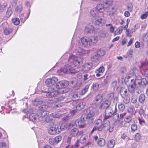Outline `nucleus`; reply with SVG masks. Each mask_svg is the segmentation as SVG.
<instances>
[{
	"label": "nucleus",
	"instance_id": "16",
	"mask_svg": "<svg viewBox=\"0 0 148 148\" xmlns=\"http://www.w3.org/2000/svg\"><path fill=\"white\" fill-rule=\"evenodd\" d=\"M38 115L36 114L32 113L29 116V120L34 122H36L38 119Z\"/></svg>",
	"mask_w": 148,
	"mask_h": 148
},
{
	"label": "nucleus",
	"instance_id": "19",
	"mask_svg": "<svg viewBox=\"0 0 148 148\" xmlns=\"http://www.w3.org/2000/svg\"><path fill=\"white\" fill-rule=\"evenodd\" d=\"M112 4L107 7H105L106 11L109 14H113L115 12V10L113 7L112 6Z\"/></svg>",
	"mask_w": 148,
	"mask_h": 148
},
{
	"label": "nucleus",
	"instance_id": "24",
	"mask_svg": "<svg viewBox=\"0 0 148 148\" xmlns=\"http://www.w3.org/2000/svg\"><path fill=\"white\" fill-rule=\"evenodd\" d=\"M90 39V42L91 46L94 44H95L98 41V38L96 36H93L89 37Z\"/></svg>",
	"mask_w": 148,
	"mask_h": 148
},
{
	"label": "nucleus",
	"instance_id": "64",
	"mask_svg": "<svg viewBox=\"0 0 148 148\" xmlns=\"http://www.w3.org/2000/svg\"><path fill=\"white\" fill-rule=\"evenodd\" d=\"M114 29L115 27L113 26H111L109 29L110 32L111 33H113L114 31Z\"/></svg>",
	"mask_w": 148,
	"mask_h": 148
},
{
	"label": "nucleus",
	"instance_id": "4",
	"mask_svg": "<svg viewBox=\"0 0 148 148\" xmlns=\"http://www.w3.org/2000/svg\"><path fill=\"white\" fill-rule=\"evenodd\" d=\"M72 64V63H68L65 66V68L61 69L57 71L58 74L59 75H62L65 73L70 74L76 73L77 71L73 67L71 68Z\"/></svg>",
	"mask_w": 148,
	"mask_h": 148
},
{
	"label": "nucleus",
	"instance_id": "8",
	"mask_svg": "<svg viewBox=\"0 0 148 148\" xmlns=\"http://www.w3.org/2000/svg\"><path fill=\"white\" fill-rule=\"evenodd\" d=\"M86 121V116L84 113L82 115L80 118L77 120V126L79 128H84L85 125V121Z\"/></svg>",
	"mask_w": 148,
	"mask_h": 148
},
{
	"label": "nucleus",
	"instance_id": "14",
	"mask_svg": "<svg viewBox=\"0 0 148 148\" xmlns=\"http://www.w3.org/2000/svg\"><path fill=\"white\" fill-rule=\"evenodd\" d=\"M92 64L91 62L86 63L82 65V69L84 71H88L92 68Z\"/></svg>",
	"mask_w": 148,
	"mask_h": 148
},
{
	"label": "nucleus",
	"instance_id": "58",
	"mask_svg": "<svg viewBox=\"0 0 148 148\" xmlns=\"http://www.w3.org/2000/svg\"><path fill=\"white\" fill-rule=\"evenodd\" d=\"M0 148H6V145L4 142H0Z\"/></svg>",
	"mask_w": 148,
	"mask_h": 148
},
{
	"label": "nucleus",
	"instance_id": "23",
	"mask_svg": "<svg viewBox=\"0 0 148 148\" xmlns=\"http://www.w3.org/2000/svg\"><path fill=\"white\" fill-rule=\"evenodd\" d=\"M79 133V131L77 128H75L71 130V131L70 135L73 137L76 136Z\"/></svg>",
	"mask_w": 148,
	"mask_h": 148
},
{
	"label": "nucleus",
	"instance_id": "51",
	"mask_svg": "<svg viewBox=\"0 0 148 148\" xmlns=\"http://www.w3.org/2000/svg\"><path fill=\"white\" fill-rule=\"evenodd\" d=\"M131 128L132 131H134L137 130V125L136 124H133L131 125Z\"/></svg>",
	"mask_w": 148,
	"mask_h": 148
},
{
	"label": "nucleus",
	"instance_id": "38",
	"mask_svg": "<svg viewBox=\"0 0 148 148\" xmlns=\"http://www.w3.org/2000/svg\"><path fill=\"white\" fill-rule=\"evenodd\" d=\"M12 22L15 25H18L20 23V21L19 18H15L12 19Z\"/></svg>",
	"mask_w": 148,
	"mask_h": 148
},
{
	"label": "nucleus",
	"instance_id": "35",
	"mask_svg": "<svg viewBox=\"0 0 148 148\" xmlns=\"http://www.w3.org/2000/svg\"><path fill=\"white\" fill-rule=\"evenodd\" d=\"M104 2V5L106 7H107L112 4L113 0H105Z\"/></svg>",
	"mask_w": 148,
	"mask_h": 148
},
{
	"label": "nucleus",
	"instance_id": "57",
	"mask_svg": "<svg viewBox=\"0 0 148 148\" xmlns=\"http://www.w3.org/2000/svg\"><path fill=\"white\" fill-rule=\"evenodd\" d=\"M77 120L74 121H71V123H70V125L71 126H72V127L73 126H77Z\"/></svg>",
	"mask_w": 148,
	"mask_h": 148
},
{
	"label": "nucleus",
	"instance_id": "44",
	"mask_svg": "<svg viewBox=\"0 0 148 148\" xmlns=\"http://www.w3.org/2000/svg\"><path fill=\"white\" fill-rule=\"evenodd\" d=\"M86 137H84V136H82L79 139V142L81 143H84L86 141Z\"/></svg>",
	"mask_w": 148,
	"mask_h": 148
},
{
	"label": "nucleus",
	"instance_id": "32",
	"mask_svg": "<svg viewBox=\"0 0 148 148\" xmlns=\"http://www.w3.org/2000/svg\"><path fill=\"white\" fill-rule=\"evenodd\" d=\"M89 85H87L85 86L84 88L80 92L81 95H84L87 91L89 88Z\"/></svg>",
	"mask_w": 148,
	"mask_h": 148
},
{
	"label": "nucleus",
	"instance_id": "49",
	"mask_svg": "<svg viewBox=\"0 0 148 148\" xmlns=\"http://www.w3.org/2000/svg\"><path fill=\"white\" fill-rule=\"evenodd\" d=\"M127 111L129 112H130L133 114H134L135 113V108L133 107H130L128 109Z\"/></svg>",
	"mask_w": 148,
	"mask_h": 148
},
{
	"label": "nucleus",
	"instance_id": "22",
	"mask_svg": "<svg viewBox=\"0 0 148 148\" xmlns=\"http://www.w3.org/2000/svg\"><path fill=\"white\" fill-rule=\"evenodd\" d=\"M105 140L102 138H99L97 142L98 145L100 147L104 146L105 145Z\"/></svg>",
	"mask_w": 148,
	"mask_h": 148
},
{
	"label": "nucleus",
	"instance_id": "9",
	"mask_svg": "<svg viewBox=\"0 0 148 148\" xmlns=\"http://www.w3.org/2000/svg\"><path fill=\"white\" fill-rule=\"evenodd\" d=\"M107 119H105V118H104V123L103 126L105 130H108L110 132H111L113 131L114 127L110 126L109 121L107 120Z\"/></svg>",
	"mask_w": 148,
	"mask_h": 148
},
{
	"label": "nucleus",
	"instance_id": "63",
	"mask_svg": "<svg viewBox=\"0 0 148 148\" xmlns=\"http://www.w3.org/2000/svg\"><path fill=\"white\" fill-rule=\"evenodd\" d=\"M79 50L80 51L79 55H82L86 53V51L83 49L79 48Z\"/></svg>",
	"mask_w": 148,
	"mask_h": 148
},
{
	"label": "nucleus",
	"instance_id": "62",
	"mask_svg": "<svg viewBox=\"0 0 148 148\" xmlns=\"http://www.w3.org/2000/svg\"><path fill=\"white\" fill-rule=\"evenodd\" d=\"M4 33L5 35H7L9 34V30L8 28H5L4 30Z\"/></svg>",
	"mask_w": 148,
	"mask_h": 148
},
{
	"label": "nucleus",
	"instance_id": "53",
	"mask_svg": "<svg viewBox=\"0 0 148 148\" xmlns=\"http://www.w3.org/2000/svg\"><path fill=\"white\" fill-rule=\"evenodd\" d=\"M126 69L124 67H122L120 70V73L121 74H125L126 72Z\"/></svg>",
	"mask_w": 148,
	"mask_h": 148
},
{
	"label": "nucleus",
	"instance_id": "6",
	"mask_svg": "<svg viewBox=\"0 0 148 148\" xmlns=\"http://www.w3.org/2000/svg\"><path fill=\"white\" fill-rule=\"evenodd\" d=\"M83 113L85 114L86 120H88V122L89 124L93 123L94 119L92 117L94 115V113L92 111H91L89 109H87L84 110Z\"/></svg>",
	"mask_w": 148,
	"mask_h": 148
},
{
	"label": "nucleus",
	"instance_id": "29",
	"mask_svg": "<svg viewBox=\"0 0 148 148\" xmlns=\"http://www.w3.org/2000/svg\"><path fill=\"white\" fill-rule=\"evenodd\" d=\"M115 140L113 139L109 141L108 143V148H113L115 144Z\"/></svg>",
	"mask_w": 148,
	"mask_h": 148
},
{
	"label": "nucleus",
	"instance_id": "47",
	"mask_svg": "<svg viewBox=\"0 0 148 148\" xmlns=\"http://www.w3.org/2000/svg\"><path fill=\"white\" fill-rule=\"evenodd\" d=\"M132 120V117L130 116H126L124 119V121L128 123H130Z\"/></svg>",
	"mask_w": 148,
	"mask_h": 148
},
{
	"label": "nucleus",
	"instance_id": "7",
	"mask_svg": "<svg viewBox=\"0 0 148 148\" xmlns=\"http://www.w3.org/2000/svg\"><path fill=\"white\" fill-rule=\"evenodd\" d=\"M116 104L115 106V110H114L113 109L111 106L105 110V119H108L111 117L117 111V109Z\"/></svg>",
	"mask_w": 148,
	"mask_h": 148
},
{
	"label": "nucleus",
	"instance_id": "11",
	"mask_svg": "<svg viewBox=\"0 0 148 148\" xmlns=\"http://www.w3.org/2000/svg\"><path fill=\"white\" fill-rule=\"evenodd\" d=\"M69 85V82L66 80H62L57 83L56 87L58 89H61L66 87Z\"/></svg>",
	"mask_w": 148,
	"mask_h": 148
},
{
	"label": "nucleus",
	"instance_id": "1",
	"mask_svg": "<svg viewBox=\"0 0 148 148\" xmlns=\"http://www.w3.org/2000/svg\"><path fill=\"white\" fill-rule=\"evenodd\" d=\"M58 79L55 77H53L51 78L48 79L45 81L46 84L49 86L47 90H45L44 92L46 93L47 97H51L57 95L58 94L63 93L62 90H57L54 88V85L58 81Z\"/></svg>",
	"mask_w": 148,
	"mask_h": 148
},
{
	"label": "nucleus",
	"instance_id": "39",
	"mask_svg": "<svg viewBox=\"0 0 148 148\" xmlns=\"http://www.w3.org/2000/svg\"><path fill=\"white\" fill-rule=\"evenodd\" d=\"M99 84L97 83H94L92 85V88L93 90L97 91L99 88Z\"/></svg>",
	"mask_w": 148,
	"mask_h": 148
},
{
	"label": "nucleus",
	"instance_id": "21",
	"mask_svg": "<svg viewBox=\"0 0 148 148\" xmlns=\"http://www.w3.org/2000/svg\"><path fill=\"white\" fill-rule=\"evenodd\" d=\"M90 15L92 16V18L96 17L98 16V12L96 8H93L90 11Z\"/></svg>",
	"mask_w": 148,
	"mask_h": 148
},
{
	"label": "nucleus",
	"instance_id": "42",
	"mask_svg": "<svg viewBox=\"0 0 148 148\" xmlns=\"http://www.w3.org/2000/svg\"><path fill=\"white\" fill-rule=\"evenodd\" d=\"M56 142V143H58L60 142L62 139V137L61 136L59 135L58 136L54 138Z\"/></svg>",
	"mask_w": 148,
	"mask_h": 148
},
{
	"label": "nucleus",
	"instance_id": "56",
	"mask_svg": "<svg viewBox=\"0 0 148 148\" xmlns=\"http://www.w3.org/2000/svg\"><path fill=\"white\" fill-rule=\"evenodd\" d=\"M143 40L145 42H148V33L145 34L143 37Z\"/></svg>",
	"mask_w": 148,
	"mask_h": 148
},
{
	"label": "nucleus",
	"instance_id": "60",
	"mask_svg": "<svg viewBox=\"0 0 148 148\" xmlns=\"http://www.w3.org/2000/svg\"><path fill=\"white\" fill-rule=\"evenodd\" d=\"M138 119L139 121V123L140 125H143V124H145V121L143 119H140V118H138Z\"/></svg>",
	"mask_w": 148,
	"mask_h": 148
},
{
	"label": "nucleus",
	"instance_id": "46",
	"mask_svg": "<svg viewBox=\"0 0 148 148\" xmlns=\"http://www.w3.org/2000/svg\"><path fill=\"white\" fill-rule=\"evenodd\" d=\"M148 16V11L145 12L144 14H142L140 16V18L142 19H144L147 18Z\"/></svg>",
	"mask_w": 148,
	"mask_h": 148
},
{
	"label": "nucleus",
	"instance_id": "31",
	"mask_svg": "<svg viewBox=\"0 0 148 148\" xmlns=\"http://www.w3.org/2000/svg\"><path fill=\"white\" fill-rule=\"evenodd\" d=\"M105 51L103 49H100L98 50L97 51V54L98 55L100 58L104 56L105 54Z\"/></svg>",
	"mask_w": 148,
	"mask_h": 148
},
{
	"label": "nucleus",
	"instance_id": "28",
	"mask_svg": "<svg viewBox=\"0 0 148 148\" xmlns=\"http://www.w3.org/2000/svg\"><path fill=\"white\" fill-rule=\"evenodd\" d=\"M52 103L51 106L55 108H60L62 105L61 102H52Z\"/></svg>",
	"mask_w": 148,
	"mask_h": 148
},
{
	"label": "nucleus",
	"instance_id": "26",
	"mask_svg": "<svg viewBox=\"0 0 148 148\" xmlns=\"http://www.w3.org/2000/svg\"><path fill=\"white\" fill-rule=\"evenodd\" d=\"M100 58L97 54L93 56L91 58V60L92 62H98L100 60Z\"/></svg>",
	"mask_w": 148,
	"mask_h": 148
},
{
	"label": "nucleus",
	"instance_id": "48",
	"mask_svg": "<svg viewBox=\"0 0 148 148\" xmlns=\"http://www.w3.org/2000/svg\"><path fill=\"white\" fill-rule=\"evenodd\" d=\"M77 109L76 108L75 109L70 111L69 115H70L72 117V116L75 114V113L77 112Z\"/></svg>",
	"mask_w": 148,
	"mask_h": 148
},
{
	"label": "nucleus",
	"instance_id": "3",
	"mask_svg": "<svg viewBox=\"0 0 148 148\" xmlns=\"http://www.w3.org/2000/svg\"><path fill=\"white\" fill-rule=\"evenodd\" d=\"M47 107L45 105H42L39 107V110L38 112L40 116H38V119L39 121L42 123L45 121V116L49 114V112L46 111Z\"/></svg>",
	"mask_w": 148,
	"mask_h": 148
},
{
	"label": "nucleus",
	"instance_id": "20",
	"mask_svg": "<svg viewBox=\"0 0 148 148\" xmlns=\"http://www.w3.org/2000/svg\"><path fill=\"white\" fill-rule=\"evenodd\" d=\"M97 9V10L99 12H103L106 8H105V6L104 5V2L103 4H99L95 8Z\"/></svg>",
	"mask_w": 148,
	"mask_h": 148
},
{
	"label": "nucleus",
	"instance_id": "27",
	"mask_svg": "<svg viewBox=\"0 0 148 148\" xmlns=\"http://www.w3.org/2000/svg\"><path fill=\"white\" fill-rule=\"evenodd\" d=\"M85 105V102H80L76 106V108L78 110H80L84 108Z\"/></svg>",
	"mask_w": 148,
	"mask_h": 148
},
{
	"label": "nucleus",
	"instance_id": "40",
	"mask_svg": "<svg viewBox=\"0 0 148 148\" xmlns=\"http://www.w3.org/2000/svg\"><path fill=\"white\" fill-rule=\"evenodd\" d=\"M141 138V136L139 133H137L135 135V140L137 142H138Z\"/></svg>",
	"mask_w": 148,
	"mask_h": 148
},
{
	"label": "nucleus",
	"instance_id": "54",
	"mask_svg": "<svg viewBox=\"0 0 148 148\" xmlns=\"http://www.w3.org/2000/svg\"><path fill=\"white\" fill-rule=\"evenodd\" d=\"M52 120V117L50 116H48L46 118L45 117V121L47 123L51 122Z\"/></svg>",
	"mask_w": 148,
	"mask_h": 148
},
{
	"label": "nucleus",
	"instance_id": "41",
	"mask_svg": "<svg viewBox=\"0 0 148 148\" xmlns=\"http://www.w3.org/2000/svg\"><path fill=\"white\" fill-rule=\"evenodd\" d=\"M145 96L144 94H141L139 97V100L140 102H144L145 99Z\"/></svg>",
	"mask_w": 148,
	"mask_h": 148
},
{
	"label": "nucleus",
	"instance_id": "43",
	"mask_svg": "<svg viewBox=\"0 0 148 148\" xmlns=\"http://www.w3.org/2000/svg\"><path fill=\"white\" fill-rule=\"evenodd\" d=\"M23 10V6L21 5H20L17 6L15 8V10L18 12H20Z\"/></svg>",
	"mask_w": 148,
	"mask_h": 148
},
{
	"label": "nucleus",
	"instance_id": "33",
	"mask_svg": "<svg viewBox=\"0 0 148 148\" xmlns=\"http://www.w3.org/2000/svg\"><path fill=\"white\" fill-rule=\"evenodd\" d=\"M108 33L105 31H103L100 32L99 36L101 38H105L108 36Z\"/></svg>",
	"mask_w": 148,
	"mask_h": 148
},
{
	"label": "nucleus",
	"instance_id": "30",
	"mask_svg": "<svg viewBox=\"0 0 148 148\" xmlns=\"http://www.w3.org/2000/svg\"><path fill=\"white\" fill-rule=\"evenodd\" d=\"M103 99V94H100L96 96L95 98L96 101L99 102H102Z\"/></svg>",
	"mask_w": 148,
	"mask_h": 148
},
{
	"label": "nucleus",
	"instance_id": "18",
	"mask_svg": "<svg viewBox=\"0 0 148 148\" xmlns=\"http://www.w3.org/2000/svg\"><path fill=\"white\" fill-rule=\"evenodd\" d=\"M105 71V68L103 66H101L98 68L95 71L96 73V76L97 77H99L101 76V73H102L104 72Z\"/></svg>",
	"mask_w": 148,
	"mask_h": 148
},
{
	"label": "nucleus",
	"instance_id": "55",
	"mask_svg": "<svg viewBox=\"0 0 148 148\" xmlns=\"http://www.w3.org/2000/svg\"><path fill=\"white\" fill-rule=\"evenodd\" d=\"M123 28L122 27H120L116 29V32L119 34H120L122 32Z\"/></svg>",
	"mask_w": 148,
	"mask_h": 148
},
{
	"label": "nucleus",
	"instance_id": "61",
	"mask_svg": "<svg viewBox=\"0 0 148 148\" xmlns=\"http://www.w3.org/2000/svg\"><path fill=\"white\" fill-rule=\"evenodd\" d=\"M128 10L130 12L132 11L133 9V6L132 3L129 4L127 6Z\"/></svg>",
	"mask_w": 148,
	"mask_h": 148
},
{
	"label": "nucleus",
	"instance_id": "52",
	"mask_svg": "<svg viewBox=\"0 0 148 148\" xmlns=\"http://www.w3.org/2000/svg\"><path fill=\"white\" fill-rule=\"evenodd\" d=\"M49 143L52 145H54L56 143L55 139L53 138H50L49 139Z\"/></svg>",
	"mask_w": 148,
	"mask_h": 148
},
{
	"label": "nucleus",
	"instance_id": "13",
	"mask_svg": "<svg viewBox=\"0 0 148 148\" xmlns=\"http://www.w3.org/2000/svg\"><path fill=\"white\" fill-rule=\"evenodd\" d=\"M103 128V127L101 123L97 122L95 123V126L94 127L91 132V134H92L95 131L97 130L101 131Z\"/></svg>",
	"mask_w": 148,
	"mask_h": 148
},
{
	"label": "nucleus",
	"instance_id": "17",
	"mask_svg": "<svg viewBox=\"0 0 148 148\" xmlns=\"http://www.w3.org/2000/svg\"><path fill=\"white\" fill-rule=\"evenodd\" d=\"M94 30L93 26L92 25H89L85 27V31L87 33H93Z\"/></svg>",
	"mask_w": 148,
	"mask_h": 148
},
{
	"label": "nucleus",
	"instance_id": "5",
	"mask_svg": "<svg viewBox=\"0 0 148 148\" xmlns=\"http://www.w3.org/2000/svg\"><path fill=\"white\" fill-rule=\"evenodd\" d=\"M83 59L80 57H77L74 55H71L69 58V63L73 64L75 66L82 64Z\"/></svg>",
	"mask_w": 148,
	"mask_h": 148
},
{
	"label": "nucleus",
	"instance_id": "25",
	"mask_svg": "<svg viewBox=\"0 0 148 148\" xmlns=\"http://www.w3.org/2000/svg\"><path fill=\"white\" fill-rule=\"evenodd\" d=\"M111 102H103L101 103L100 106V108L101 109L106 110L110 106Z\"/></svg>",
	"mask_w": 148,
	"mask_h": 148
},
{
	"label": "nucleus",
	"instance_id": "10",
	"mask_svg": "<svg viewBox=\"0 0 148 148\" xmlns=\"http://www.w3.org/2000/svg\"><path fill=\"white\" fill-rule=\"evenodd\" d=\"M136 86V80L134 79H131L130 84L128 87V88L129 92L132 94L134 93Z\"/></svg>",
	"mask_w": 148,
	"mask_h": 148
},
{
	"label": "nucleus",
	"instance_id": "12",
	"mask_svg": "<svg viewBox=\"0 0 148 148\" xmlns=\"http://www.w3.org/2000/svg\"><path fill=\"white\" fill-rule=\"evenodd\" d=\"M90 40V38L88 37H84L80 39L81 43L84 47L91 46L90 44L91 42Z\"/></svg>",
	"mask_w": 148,
	"mask_h": 148
},
{
	"label": "nucleus",
	"instance_id": "59",
	"mask_svg": "<svg viewBox=\"0 0 148 148\" xmlns=\"http://www.w3.org/2000/svg\"><path fill=\"white\" fill-rule=\"evenodd\" d=\"M137 100V97L135 95H133L131 99L132 102H136Z\"/></svg>",
	"mask_w": 148,
	"mask_h": 148
},
{
	"label": "nucleus",
	"instance_id": "37",
	"mask_svg": "<svg viewBox=\"0 0 148 148\" xmlns=\"http://www.w3.org/2000/svg\"><path fill=\"white\" fill-rule=\"evenodd\" d=\"M114 96V94L113 92H111L108 95L107 97L108 98V100L107 101H112L113 100V99Z\"/></svg>",
	"mask_w": 148,
	"mask_h": 148
},
{
	"label": "nucleus",
	"instance_id": "36",
	"mask_svg": "<svg viewBox=\"0 0 148 148\" xmlns=\"http://www.w3.org/2000/svg\"><path fill=\"white\" fill-rule=\"evenodd\" d=\"M127 89L125 87H122L121 88L120 90V93L121 96L122 95H127Z\"/></svg>",
	"mask_w": 148,
	"mask_h": 148
},
{
	"label": "nucleus",
	"instance_id": "2",
	"mask_svg": "<svg viewBox=\"0 0 148 148\" xmlns=\"http://www.w3.org/2000/svg\"><path fill=\"white\" fill-rule=\"evenodd\" d=\"M66 125L64 124H54L48 129V133L50 135H54L60 133L62 130L66 129Z\"/></svg>",
	"mask_w": 148,
	"mask_h": 148
},
{
	"label": "nucleus",
	"instance_id": "45",
	"mask_svg": "<svg viewBox=\"0 0 148 148\" xmlns=\"http://www.w3.org/2000/svg\"><path fill=\"white\" fill-rule=\"evenodd\" d=\"M118 107L119 110L121 111H123L125 108V106L123 103L119 105Z\"/></svg>",
	"mask_w": 148,
	"mask_h": 148
},
{
	"label": "nucleus",
	"instance_id": "50",
	"mask_svg": "<svg viewBox=\"0 0 148 148\" xmlns=\"http://www.w3.org/2000/svg\"><path fill=\"white\" fill-rule=\"evenodd\" d=\"M72 117L70 115L66 116L62 118L63 120L65 122L71 118Z\"/></svg>",
	"mask_w": 148,
	"mask_h": 148
},
{
	"label": "nucleus",
	"instance_id": "15",
	"mask_svg": "<svg viewBox=\"0 0 148 148\" xmlns=\"http://www.w3.org/2000/svg\"><path fill=\"white\" fill-rule=\"evenodd\" d=\"M93 23L95 25H99L101 23L102 19L98 16L96 17L92 18Z\"/></svg>",
	"mask_w": 148,
	"mask_h": 148
},
{
	"label": "nucleus",
	"instance_id": "34",
	"mask_svg": "<svg viewBox=\"0 0 148 148\" xmlns=\"http://www.w3.org/2000/svg\"><path fill=\"white\" fill-rule=\"evenodd\" d=\"M133 50L132 49H130L127 52L126 55H124V57L125 58H127V57H132L133 54Z\"/></svg>",
	"mask_w": 148,
	"mask_h": 148
}]
</instances>
